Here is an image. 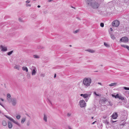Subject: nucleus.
Returning a JSON list of instances; mask_svg holds the SVG:
<instances>
[{"instance_id":"nucleus-5","label":"nucleus","mask_w":129,"mask_h":129,"mask_svg":"<svg viewBox=\"0 0 129 129\" xmlns=\"http://www.w3.org/2000/svg\"><path fill=\"white\" fill-rule=\"evenodd\" d=\"M128 38L126 37H123L121 38L120 40V41L122 42L126 43L128 41Z\"/></svg>"},{"instance_id":"nucleus-51","label":"nucleus","mask_w":129,"mask_h":129,"mask_svg":"<svg viewBox=\"0 0 129 129\" xmlns=\"http://www.w3.org/2000/svg\"><path fill=\"white\" fill-rule=\"evenodd\" d=\"M5 117H6V118H8L9 117H8V116H7L6 115H5Z\"/></svg>"},{"instance_id":"nucleus-59","label":"nucleus","mask_w":129,"mask_h":129,"mask_svg":"<svg viewBox=\"0 0 129 129\" xmlns=\"http://www.w3.org/2000/svg\"><path fill=\"white\" fill-rule=\"evenodd\" d=\"M104 0H101V2H103L104 1Z\"/></svg>"},{"instance_id":"nucleus-27","label":"nucleus","mask_w":129,"mask_h":129,"mask_svg":"<svg viewBox=\"0 0 129 129\" xmlns=\"http://www.w3.org/2000/svg\"><path fill=\"white\" fill-rule=\"evenodd\" d=\"M104 45L105 46L107 47H108L110 46L109 45L107 44L105 42L104 43Z\"/></svg>"},{"instance_id":"nucleus-17","label":"nucleus","mask_w":129,"mask_h":129,"mask_svg":"<svg viewBox=\"0 0 129 129\" xmlns=\"http://www.w3.org/2000/svg\"><path fill=\"white\" fill-rule=\"evenodd\" d=\"M110 36L111 38L113 40H114L115 39V37L114 35L113 34H111L110 35Z\"/></svg>"},{"instance_id":"nucleus-20","label":"nucleus","mask_w":129,"mask_h":129,"mask_svg":"<svg viewBox=\"0 0 129 129\" xmlns=\"http://www.w3.org/2000/svg\"><path fill=\"white\" fill-rule=\"evenodd\" d=\"M2 124L3 126H6L7 124L6 121H3L2 122Z\"/></svg>"},{"instance_id":"nucleus-63","label":"nucleus","mask_w":129,"mask_h":129,"mask_svg":"<svg viewBox=\"0 0 129 129\" xmlns=\"http://www.w3.org/2000/svg\"><path fill=\"white\" fill-rule=\"evenodd\" d=\"M70 46H71V45H70Z\"/></svg>"},{"instance_id":"nucleus-36","label":"nucleus","mask_w":129,"mask_h":129,"mask_svg":"<svg viewBox=\"0 0 129 129\" xmlns=\"http://www.w3.org/2000/svg\"><path fill=\"white\" fill-rule=\"evenodd\" d=\"M26 7H30L31 6V5L27 4H26Z\"/></svg>"},{"instance_id":"nucleus-24","label":"nucleus","mask_w":129,"mask_h":129,"mask_svg":"<svg viewBox=\"0 0 129 129\" xmlns=\"http://www.w3.org/2000/svg\"><path fill=\"white\" fill-rule=\"evenodd\" d=\"M33 56L34 58H40L39 56L37 55H34Z\"/></svg>"},{"instance_id":"nucleus-25","label":"nucleus","mask_w":129,"mask_h":129,"mask_svg":"<svg viewBox=\"0 0 129 129\" xmlns=\"http://www.w3.org/2000/svg\"><path fill=\"white\" fill-rule=\"evenodd\" d=\"M14 68L15 69L18 70H19V66L16 65L14 67Z\"/></svg>"},{"instance_id":"nucleus-19","label":"nucleus","mask_w":129,"mask_h":129,"mask_svg":"<svg viewBox=\"0 0 129 129\" xmlns=\"http://www.w3.org/2000/svg\"><path fill=\"white\" fill-rule=\"evenodd\" d=\"M26 120V118H23L21 121V123H23L24 122H25V121Z\"/></svg>"},{"instance_id":"nucleus-48","label":"nucleus","mask_w":129,"mask_h":129,"mask_svg":"<svg viewBox=\"0 0 129 129\" xmlns=\"http://www.w3.org/2000/svg\"><path fill=\"white\" fill-rule=\"evenodd\" d=\"M96 122V121H94V122H92V124H94Z\"/></svg>"},{"instance_id":"nucleus-62","label":"nucleus","mask_w":129,"mask_h":129,"mask_svg":"<svg viewBox=\"0 0 129 129\" xmlns=\"http://www.w3.org/2000/svg\"><path fill=\"white\" fill-rule=\"evenodd\" d=\"M98 71H95V72H97Z\"/></svg>"},{"instance_id":"nucleus-16","label":"nucleus","mask_w":129,"mask_h":129,"mask_svg":"<svg viewBox=\"0 0 129 129\" xmlns=\"http://www.w3.org/2000/svg\"><path fill=\"white\" fill-rule=\"evenodd\" d=\"M43 120L45 122L47 121V116L45 114H44V115Z\"/></svg>"},{"instance_id":"nucleus-26","label":"nucleus","mask_w":129,"mask_h":129,"mask_svg":"<svg viewBox=\"0 0 129 129\" xmlns=\"http://www.w3.org/2000/svg\"><path fill=\"white\" fill-rule=\"evenodd\" d=\"M119 99H121V100H123L124 99V98L121 95H119Z\"/></svg>"},{"instance_id":"nucleus-49","label":"nucleus","mask_w":129,"mask_h":129,"mask_svg":"<svg viewBox=\"0 0 129 129\" xmlns=\"http://www.w3.org/2000/svg\"><path fill=\"white\" fill-rule=\"evenodd\" d=\"M52 1V0H48V2H50Z\"/></svg>"},{"instance_id":"nucleus-32","label":"nucleus","mask_w":129,"mask_h":129,"mask_svg":"<svg viewBox=\"0 0 129 129\" xmlns=\"http://www.w3.org/2000/svg\"><path fill=\"white\" fill-rule=\"evenodd\" d=\"M101 26L102 27H103L104 26V23H100V24Z\"/></svg>"},{"instance_id":"nucleus-38","label":"nucleus","mask_w":129,"mask_h":129,"mask_svg":"<svg viewBox=\"0 0 129 129\" xmlns=\"http://www.w3.org/2000/svg\"><path fill=\"white\" fill-rule=\"evenodd\" d=\"M25 114L28 117H29L30 118H31L30 116L27 113H25Z\"/></svg>"},{"instance_id":"nucleus-53","label":"nucleus","mask_w":129,"mask_h":129,"mask_svg":"<svg viewBox=\"0 0 129 129\" xmlns=\"http://www.w3.org/2000/svg\"><path fill=\"white\" fill-rule=\"evenodd\" d=\"M56 77V74H55L54 75V78H55Z\"/></svg>"},{"instance_id":"nucleus-15","label":"nucleus","mask_w":129,"mask_h":129,"mask_svg":"<svg viewBox=\"0 0 129 129\" xmlns=\"http://www.w3.org/2000/svg\"><path fill=\"white\" fill-rule=\"evenodd\" d=\"M103 122L105 123L106 124L109 125V122L107 121V120L106 119L105 120H104L103 121Z\"/></svg>"},{"instance_id":"nucleus-61","label":"nucleus","mask_w":129,"mask_h":129,"mask_svg":"<svg viewBox=\"0 0 129 129\" xmlns=\"http://www.w3.org/2000/svg\"><path fill=\"white\" fill-rule=\"evenodd\" d=\"M101 66H102H102H103V65L101 64Z\"/></svg>"},{"instance_id":"nucleus-6","label":"nucleus","mask_w":129,"mask_h":129,"mask_svg":"<svg viewBox=\"0 0 129 129\" xmlns=\"http://www.w3.org/2000/svg\"><path fill=\"white\" fill-rule=\"evenodd\" d=\"M12 104L13 106H14L16 105L17 101L16 99L15 98H13L11 100Z\"/></svg>"},{"instance_id":"nucleus-35","label":"nucleus","mask_w":129,"mask_h":129,"mask_svg":"<svg viewBox=\"0 0 129 129\" xmlns=\"http://www.w3.org/2000/svg\"><path fill=\"white\" fill-rule=\"evenodd\" d=\"M30 124V122L29 121H28L27 123V125L28 126H29Z\"/></svg>"},{"instance_id":"nucleus-46","label":"nucleus","mask_w":129,"mask_h":129,"mask_svg":"<svg viewBox=\"0 0 129 129\" xmlns=\"http://www.w3.org/2000/svg\"><path fill=\"white\" fill-rule=\"evenodd\" d=\"M41 76L43 77H44V74H41Z\"/></svg>"},{"instance_id":"nucleus-1","label":"nucleus","mask_w":129,"mask_h":129,"mask_svg":"<svg viewBox=\"0 0 129 129\" xmlns=\"http://www.w3.org/2000/svg\"><path fill=\"white\" fill-rule=\"evenodd\" d=\"M91 82V79L89 78H85L83 80V83L86 87L89 86Z\"/></svg>"},{"instance_id":"nucleus-34","label":"nucleus","mask_w":129,"mask_h":129,"mask_svg":"<svg viewBox=\"0 0 129 129\" xmlns=\"http://www.w3.org/2000/svg\"><path fill=\"white\" fill-rule=\"evenodd\" d=\"M123 88L125 89L126 90H129V88L127 87H123Z\"/></svg>"},{"instance_id":"nucleus-45","label":"nucleus","mask_w":129,"mask_h":129,"mask_svg":"<svg viewBox=\"0 0 129 129\" xmlns=\"http://www.w3.org/2000/svg\"><path fill=\"white\" fill-rule=\"evenodd\" d=\"M0 105H1L2 107H3V108H5L4 106L0 102Z\"/></svg>"},{"instance_id":"nucleus-18","label":"nucleus","mask_w":129,"mask_h":129,"mask_svg":"<svg viewBox=\"0 0 129 129\" xmlns=\"http://www.w3.org/2000/svg\"><path fill=\"white\" fill-rule=\"evenodd\" d=\"M26 77L27 79H30L31 78V76L30 74L29 73H28L27 74Z\"/></svg>"},{"instance_id":"nucleus-40","label":"nucleus","mask_w":129,"mask_h":129,"mask_svg":"<svg viewBox=\"0 0 129 129\" xmlns=\"http://www.w3.org/2000/svg\"><path fill=\"white\" fill-rule=\"evenodd\" d=\"M19 20L20 22H22V20L20 18H19Z\"/></svg>"},{"instance_id":"nucleus-54","label":"nucleus","mask_w":129,"mask_h":129,"mask_svg":"<svg viewBox=\"0 0 129 129\" xmlns=\"http://www.w3.org/2000/svg\"><path fill=\"white\" fill-rule=\"evenodd\" d=\"M2 113L3 114H4V113H2L1 111L0 110V114Z\"/></svg>"},{"instance_id":"nucleus-55","label":"nucleus","mask_w":129,"mask_h":129,"mask_svg":"<svg viewBox=\"0 0 129 129\" xmlns=\"http://www.w3.org/2000/svg\"><path fill=\"white\" fill-rule=\"evenodd\" d=\"M39 8H40V6L39 5H38L37 6Z\"/></svg>"},{"instance_id":"nucleus-41","label":"nucleus","mask_w":129,"mask_h":129,"mask_svg":"<svg viewBox=\"0 0 129 129\" xmlns=\"http://www.w3.org/2000/svg\"><path fill=\"white\" fill-rule=\"evenodd\" d=\"M109 105L110 106H112L113 104L112 103H111L110 102H109Z\"/></svg>"},{"instance_id":"nucleus-23","label":"nucleus","mask_w":129,"mask_h":129,"mask_svg":"<svg viewBox=\"0 0 129 129\" xmlns=\"http://www.w3.org/2000/svg\"><path fill=\"white\" fill-rule=\"evenodd\" d=\"M113 96H114L115 98H119V95L118 94H117L116 95H112Z\"/></svg>"},{"instance_id":"nucleus-44","label":"nucleus","mask_w":129,"mask_h":129,"mask_svg":"<svg viewBox=\"0 0 129 129\" xmlns=\"http://www.w3.org/2000/svg\"><path fill=\"white\" fill-rule=\"evenodd\" d=\"M117 121H113V120H111V122H112V123H114V122H116Z\"/></svg>"},{"instance_id":"nucleus-9","label":"nucleus","mask_w":129,"mask_h":129,"mask_svg":"<svg viewBox=\"0 0 129 129\" xmlns=\"http://www.w3.org/2000/svg\"><path fill=\"white\" fill-rule=\"evenodd\" d=\"M118 117V114L117 113H114L112 116V118L113 119H116Z\"/></svg>"},{"instance_id":"nucleus-33","label":"nucleus","mask_w":129,"mask_h":129,"mask_svg":"<svg viewBox=\"0 0 129 129\" xmlns=\"http://www.w3.org/2000/svg\"><path fill=\"white\" fill-rule=\"evenodd\" d=\"M79 30H76L74 31L73 33L74 34H76V33H78L79 32Z\"/></svg>"},{"instance_id":"nucleus-12","label":"nucleus","mask_w":129,"mask_h":129,"mask_svg":"<svg viewBox=\"0 0 129 129\" xmlns=\"http://www.w3.org/2000/svg\"><path fill=\"white\" fill-rule=\"evenodd\" d=\"M22 69L23 71H25L27 72H28V70L27 67H22Z\"/></svg>"},{"instance_id":"nucleus-37","label":"nucleus","mask_w":129,"mask_h":129,"mask_svg":"<svg viewBox=\"0 0 129 129\" xmlns=\"http://www.w3.org/2000/svg\"><path fill=\"white\" fill-rule=\"evenodd\" d=\"M93 93L94 94H95V95H96L97 96H99L100 95L99 94H96V92H94Z\"/></svg>"},{"instance_id":"nucleus-10","label":"nucleus","mask_w":129,"mask_h":129,"mask_svg":"<svg viewBox=\"0 0 129 129\" xmlns=\"http://www.w3.org/2000/svg\"><path fill=\"white\" fill-rule=\"evenodd\" d=\"M7 99L8 100V101L9 102H10V100H9V99H11V97L10 94L9 93H8L7 95Z\"/></svg>"},{"instance_id":"nucleus-43","label":"nucleus","mask_w":129,"mask_h":129,"mask_svg":"<svg viewBox=\"0 0 129 129\" xmlns=\"http://www.w3.org/2000/svg\"><path fill=\"white\" fill-rule=\"evenodd\" d=\"M84 94H80V96H82L83 97L84 96Z\"/></svg>"},{"instance_id":"nucleus-4","label":"nucleus","mask_w":129,"mask_h":129,"mask_svg":"<svg viewBox=\"0 0 129 129\" xmlns=\"http://www.w3.org/2000/svg\"><path fill=\"white\" fill-rule=\"evenodd\" d=\"M31 75L32 76L35 75L36 73V71H37V68L36 67H35L32 66L31 69Z\"/></svg>"},{"instance_id":"nucleus-30","label":"nucleus","mask_w":129,"mask_h":129,"mask_svg":"<svg viewBox=\"0 0 129 129\" xmlns=\"http://www.w3.org/2000/svg\"><path fill=\"white\" fill-rule=\"evenodd\" d=\"M8 118L12 122H13V121H14V120L13 119L10 117H9Z\"/></svg>"},{"instance_id":"nucleus-64","label":"nucleus","mask_w":129,"mask_h":129,"mask_svg":"<svg viewBox=\"0 0 129 129\" xmlns=\"http://www.w3.org/2000/svg\"><path fill=\"white\" fill-rule=\"evenodd\" d=\"M18 129V128H17V129Z\"/></svg>"},{"instance_id":"nucleus-52","label":"nucleus","mask_w":129,"mask_h":129,"mask_svg":"<svg viewBox=\"0 0 129 129\" xmlns=\"http://www.w3.org/2000/svg\"><path fill=\"white\" fill-rule=\"evenodd\" d=\"M98 84H100V85H102V84H101V83H100V82H98Z\"/></svg>"},{"instance_id":"nucleus-22","label":"nucleus","mask_w":129,"mask_h":129,"mask_svg":"<svg viewBox=\"0 0 129 129\" xmlns=\"http://www.w3.org/2000/svg\"><path fill=\"white\" fill-rule=\"evenodd\" d=\"M13 122L14 123L16 124H17L18 126H20V124H19L17 121H16L14 120V121H13Z\"/></svg>"},{"instance_id":"nucleus-60","label":"nucleus","mask_w":129,"mask_h":129,"mask_svg":"<svg viewBox=\"0 0 129 129\" xmlns=\"http://www.w3.org/2000/svg\"><path fill=\"white\" fill-rule=\"evenodd\" d=\"M91 118H92V119H93V117H91Z\"/></svg>"},{"instance_id":"nucleus-57","label":"nucleus","mask_w":129,"mask_h":129,"mask_svg":"<svg viewBox=\"0 0 129 129\" xmlns=\"http://www.w3.org/2000/svg\"><path fill=\"white\" fill-rule=\"evenodd\" d=\"M41 48V49H42L44 48L43 47H42Z\"/></svg>"},{"instance_id":"nucleus-58","label":"nucleus","mask_w":129,"mask_h":129,"mask_svg":"<svg viewBox=\"0 0 129 129\" xmlns=\"http://www.w3.org/2000/svg\"><path fill=\"white\" fill-rule=\"evenodd\" d=\"M128 48H127V49H128V50H129V47L128 46V47H127Z\"/></svg>"},{"instance_id":"nucleus-8","label":"nucleus","mask_w":129,"mask_h":129,"mask_svg":"<svg viewBox=\"0 0 129 129\" xmlns=\"http://www.w3.org/2000/svg\"><path fill=\"white\" fill-rule=\"evenodd\" d=\"M1 48L2 49L1 51H7V48L6 47H4L2 45H1Z\"/></svg>"},{"instance_id":"nucleus-28","label":"nucleus","mask_w":129,"mask_h":129,"mask_svg":"<svg viewBox=\"0 0 129 129\" xmlns=\"http://www.w3.org/2000/svg\"><path fill=\"white\" fill-rule=\"evenodd\" d=\"M13 52V51H11L8 52L7 53V54L8 55H10Z\"/></svg>"},{"instance_id":"nucleus-31","label":"nucleus","mask_w":129,"mask_h":129,"mask_svg":"<svg viewBox=\"0 0 129 129\" xmlns=\"http://www.w3.org/2000/svg\"><path fill=\"white\" fill-rule=\"evenodd\" d=\"M21 117V116L20 115H18L16 116V118L17 119H20Z\"/></svg>"},{"instance_id":"nucleus-56","label":"nucleus","mask_w":129,"mask_h":129,"mask_svg":"<svg viewBox=\"0 0 129 129\" xmlns=\"http://www.w3.org/2000/svg\"><path fill=\"white\" fill-rule=\"evenodd\" d=\"M106 118V117H103V118L105 119Z\"/></svg>"},{"instance_id":"nucleus-2","label":"nucleus","mask_w":129,"mask_h":129,"mask_svg":"<svg viewBox=\"0 0 129 129\" xmlns=\"http://www.w3.org/2000/svg\"><path fill=\"white\" fill-rule=\"evenodd\" d=\"M79 104L80 107L81 108L85 107L86 106V104L84 100H80Z\"/></svg>"},{"instance_id":"nucleus-42","label":"nucleus","mask_w":129,"mask_h":129,"mask_svg":"<svg viewBox=\"0 0 129 129\" xmlns=\"http://www.w3.org/2000/svg\"><path fill=\"white\" fill-rule=\"evenodd\" d=\"M30 2V1H29L28 0H27V1H26V2H25L26 3H29Z\"/></svg>"},{"instance_id":"nucleus-13","label":"nucleus","mask_w":129,"mask_h":129,"mask_svg":"<svg viewBox=\"0 0 129 129\" xmlns=\"http://www.w3.org/2000/svg\"><path fill=\"white\" fill-rule=\"evenodd\" d=\"M8 126L9 128H12V125L11 123L9 121L8 122Z\"/></svg>"},{"instance_id":"nucleus-29","label":"nucleus","mask_w":129,"mask_h":129,"mask_svg":"<svg viewBox=\"0 0 129 129\" xmlns=\"http://www.w3.org/2000/svg\"><path fill=\"white\" fill-rule=\"evenodd\" d=\"M121 46L122 47H124L125 48H126L127 49L128 48L127 47H128V46L125 45H121Z\"/></svg>"},{"instance_id":"nucleus-14","label":"nucleus","mask_w":129,"mask_h":129,"mask_svg":"<svg viewBox=\"0 0 129 129\" xmlns=\"http://www.w3.org/2000/svg\"><path fill=\"white\" fill-rule=\"evenodd\" d=\"M31 18L33 19H36L37 17L36 15L35 14H31Z\"/></svg>"},{"instance_id":"nucleus-7","label":"nucleus","mask_w":129,"mask_h":129,"mask_svg":"<svg viewBox=\"0 0 129 129\" xmlns=\"http://www.w3.org/2000/svg\"><path fill=\"white\" fill-rule=\"evenodd\" d=\"M91 94H84V95L83 98H85V101L87 102L88 101L89 99V97L90 96Z\"/></svg>"},{"instance_id":"nucleus-47","label":"nucleus","mask_w":129,"mask_h":129,"mask_svg":"<svg viewBox=\"0 0 129 129\" xmlns=\"http://www.w3.org/2000/svg\"><path fill=\"white\" fill-rule=\"evenodd\" d=\"M0 99L1 101H4V100L3 99H2V98H1Z\"/></svg>"},{"instance_id":"nucleus-3","label":"nucleus","mask_w":129,"mask_h":129,"mask_svg":"<svg viewBox=\"0 0 129 129\" xmlns=\"http://www.w3.org/2000/svg\"><path fill=\"white\" fill-rule=\"evenodd\" d=\"M119 24V22L117 20H115L113 21L112 23V26L115 27H117L118 26Z\"/></svg>"},{"instance_id":"nucleus-21","label":"nucleus","mask_w":129,"mask_h":129,"mask_svg":"<svg viewBox=\"0 0 129 129\" xmlns=\"http://www.w3.org/2000/svg\"><path fill=\"white\" fill-rule=\"evenodd\" d=\"M87 51H88V52L91 53H93L95 52L94 50L91 49L88 50H87Z\"/></svg>"},{"instance_id":"nucleus-11","label":"nucleus","mask_w":129,"mask_h":129,"mask_svg":"<svg viewBox=\"0 0 129 129\" xmlns=\"http://www.w3.org/2000/svg\"><path fill=\"white\" fill-rule=\"evenodd\" d=\"M117 85V83H112L111 84H109V85L110 86H116Z\"/></svg>"},{"instance_id":"nucleus-50","label":"nucleus","mask_w":129,"mask_h":129,"mask_svg":"<svg viewBox=\"0 0 129 129\" xmlns=\"http://www.w3.org/2000/svg\"><path fill=\"white\" fill-rule=\"evenodd\" d=\"M110 30L111 31H113V29L112 28H110Z\"/></svg>"},{"instance_id":"nucleus-39","label":"nucleus","mask_w":129,"mask_h":129,"mask_svg":"<svg viewBox=\"0 0 129 129\" xmlns=\"http://www.w3.org/2000/svg\"><path fill=\"white\" fill-rule=\"evenodd\" d=\"M71 114L70 113H68L67 114V116L68 117L70 116H71Z\"/></svg>"}]
</instances>
